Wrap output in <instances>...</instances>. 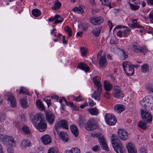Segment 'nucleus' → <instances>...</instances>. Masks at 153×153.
<instances>
[{"label":"nucleus","mask_w":153,"mask_h":153,"mask_svg":"<svg viewBox=\"0 0 153 153\" xmlns=\"http://www.w3.org/2000/svg\"><path fill=\"white\" fill-rule=\"evenodd\" d=\"M150 70V67L147 64H145L141 66V71L143 72L149 73Z\"/></svg>","instance_id":"cd10ccee"},{"label":"nucleus","mask_w":153,"mask_h":153,"mask_svg":"<svg viewBox=\"0 0 153 153\" xmlns=\"http://www.w3.org/2000/svg\"><path fill=\"white\" fill-rule=\"evenodd\" d=\"M25 94L28 95H29V93L28 92V90L24 87H21L20 90L19 94Z\"/></svg>","instance_id":"a18cd8bd"},{"label":"nucleus","mask_w":153,"mask_h":153,"mask_svg":"<svg viewBox=\"0 0 153 153\" xmlns=\"http://www.w3.org/2000/svg\"><path fill=\"white\" fill-rule=\"evenodd\" d=\"M5 95L8 98V100L10 101V106L13 108L16 107V101L15 97L13 96L11 93L7 92Z\"/></svg>","instance_id":"9d476101"},{"label":"nucleus","mask_w":153,"mask_h":153,"mask_svg":"<svg viewBox=\"0 0 153 153\" xmlns=\"http://www.w3.org/2000/svg\"><path fill=\"white\" fill-rule=\"evenodd\" d=\"M7 143V152L8 153H14L13 147L16 146V142L14 138L11 137L7 136L5 138Z\"/></svg>","instance_id":"7ed1b4c3"},{"label":"nucleus","mask_w":153,"mask_h":153,"mask_svg":"<svg viewBox=\"0 0 153 153\" xmlns=\"http://www.w3.org/2000/svg\"><path fill=\"white\" fill-rule=\"evenodd\" d=\"M81 55L83 56H85L88 53V49L86 47H81L80 48Z\"/></svg>","instance_id":"c03bdc74"},{"label":"nucleus","mask_w":153,"mask_h":153,"mask_svg":"<svg viewBox=\"0 0 153 153\" xmlns=\"http://www.w3.org/2000/svg\"><path fill=\"white\" fill-rule=\"evenodd\" d=\"M123 68L126 73L128 75L131 76L134 73L133 66L130 62L125 61L123 64Z\"/></svg>","instance_id":"f03ea898"},{"label":"nucleus","mask_w":153,"mask_h":153,"mask_svg":"<svg viewBox=\"0 0 153 153\" xmlns=\"http://www.w3.org/2000/svg\"><path fill=\"white\" fill-rule=\"evenodd\" d=\"M33 126L37 130L41 132L44 131L47 128V125L44 120L39 121V123H37Z\"/></svg>","instance_id":"9b49d317"},{"label":"nucleus","mask_w":153,"mask_h":153,"mask_svg":"<svg viewBox=\"0 0 153 153\" xmlns=\"http://www.w3.org/2000/svg\"><path fill=\"white\" fill-rule=\"evenodd\" d=\"M85 119L82 116H79V120L78 122L79 125L80 127L83 126L85 122Z\"/></svg>","instance_id":"79ce46f5"},{"label":"nucleus","mask_w":153,"mask_h":153,"mask_svg":"<svg viewBox=\"0 0 153 153\" xmlns=\"http://www.w3.org/2000/svg\"><path fill=\"white\" fill-rule=\"evenodd\" d=\"M147 89L149 91H150L153 92V85H149L147 87Z\"/></svg>","instance_id":"052dcab7"},{"label":"nucleus","mask_w":153,"mask_h":153,"mask_svg":"<svg viewBox=\"0 0 153 153\" xmlns=\"http://www.w3.org/2000/svg\"><path fill=\"white\" fill-rule=\"evenodd\" d=\"M61 5V3L58 0H56L55 1L54 5L52 7V8L53 10H57L60 8Z\"/></svg>","instance_id":"72a5a7b5"},{"label":"nucleus","mask_w":153,"mask_h":153,"mask_svg":"<svg viewBox=\"0 0 153 153\" xmlns=\"http://www.w3.org/2000/svg\"><path fill=\"white\" fill-rule=\"evenodd\" d=\"M88 102L90 106H93L96 104V103L94 102L93 100L90 98L88 99Z\"/></svg>","instance_id":"13d9d810"},{"label":"nucleus","mask_w":153,"mask_h":153,"mask_svg":"<svg viewBox=\"0 0 153 153\" xmlns=\"http://www.w3.org/2000/svg\"><path fill=\"white\" fill-rule=\"evenodd\" d=\"M31 144V143L29 140L25 139L22 141L21 143V146L22 148L24 149L27 147L30 146Z\"/></svg>","instance_id":"a878e982"},{"label":"nucleus","mask_w":153,"mask_h":153,"mask_svg":"<svg viewBox=\"0 0 153 153\" xmlns=\"http://www.w3.org/2000/svg\"><path fill=\"white\" fill-rule=\"evenodd\" d=\"M147 122L140 121L138 123V126L139 127L143 129H146L147 128L146 125Z\"/></svg>","instance_id":"4c0bfd02"},{"label":"nucleus","mask_w":153,"mask_h":153,"mask_svg":"<svg viewBox=\"0 0 153 153\" xmlns=\"http://www.w3.org/2000/svg\"><path fill=\"white\" fill-rule=\"evenodd\" d=\"M44 100L46 102L48 107L51 105V99L45 98Z\"/></svg>","instance_id":"680f3d73"},{"label":"nucleus","mask_w":153,"mask_h":153,"mask_svg":"<svg viewBox=\"0 0 153 153\" xmlns=\"http://www.w3.org/2000/svg\"><path fill=\"white\" fill-rule=\"evenodd\" d=\"M150 101L149 102V104L147 105L146 109L148 110H152L153 109V97H151Z\"/></svg>","instance_id":"e433bc0d"},{"label":"nucleus","mask_w":153,"mask_h":153,"mask_svg":"<svg viewBox=\"0 0 153 153\" xmlns=\"http://www.w3.org/2000/svg\"><path fill=\"white\" fill-rule=\"evenodd\" d=\"M88 106V104L87 102H84L83 104L81 105L80 106V107L81 108H84L85 106Z\"/></svg>","instance_id":"69168bd1"},{"label":"nucleus","mask_w":153,"mask_h":153,"mask_svg":"<svg viewBox=\"0 0 153 153\" xmlns=\"http://www.w3.org/2000/svg\"><path fill=\"white\" fill-rule=\"evenodd\" d=\"M105 118L107 123L110 125H113L117 122L116 117L111 114H106Z\"/></svg>","instance_id":"423d86ee"},{"label":"nucleus","mask_w":153,"mask_h":153,"mask_svg":"<svg viewBox=\"0 0 153 153\" xmlns=\"http://www.w3.org/2000/svg\"><path fill=\"white\" fill-rule=\"evenodd\" d=\"M55 20L54 24L61 23L64 21V19L59 15H56L55 16Z\"/></svg>","instance_id":"f704fd0d"},{"label":"nucleus","mask_w":153,"mask_h":153,"mask_svg":"<svg viewBox=\"0 0 153 153\" xmlns=\"http://www.w3.org/2000/svg\"><path fill=\"white\" fill-rule=\"evenodd\" d=\"M73 11L75 13H82L83 10L82 8L80 7H75L73 9Z\"/></svg>","instance_id":"ea45409f"},{"label":"nucleus","mask_w":153,"mask_h":153,"mask_svg":"<svg viewBox=\"0 0 153 153\" xmlns=\"http://www.w3.org/2000/svg\"><path fill=\"white\" fill-rule=\"evenodd\" d=\"M131 30L128 27H126V29L123 31V36L128 35L129 33V32Z\"/></svg>","instance_id":"603ef678"},{"label":"nucleus","mask_w":153,"mask_h":153,"mask_svg":"<svg viewBox=\"0 0 153 153\" xmlns=\"http://www.w3.org/2000/svg\"><path fill=\"white\" fill-rule=\"evenodd\" d=\"M104 97L106 99H109L111 97V94L108 92H106L104 94Z\"/></svg>","instance_id":"5fc2aeb1"},{"label":"nucleus","mask_w":153,"mask_h":153,"mask_svg":"<svg viewBox=\"0 0 153 153\" xmlns=\"http://www.w3.org/2000/svg\"><path fill=\"white\" fill-rule=\"evenodd\" d=\"M140 150L142 153H147L146 149L144 148H141Z\"/></svg>","instance_id":"338daca9"},{"label":"nucleus","mask_w":153,"mask_h":153,"mask_svg":"<svg viewBox=\"0 0 153 153\" xmlns=\"http://www.w3.org/2000/svg\"><path fill=\"white\" fill-rule=\"evenodd\" d=\"M104 88L105 91H110L113 87L112 84L108 81L105 80L104 82Z\"/></svg>","instance_id":"c85d7f7f"},{"label":"nucleus","mask_w":153,"mask_h":153,"mask_svg":"<svg viewBox=\"0 0 153 153\" xmlns=\"http://www.w3.org/2000/svg\"><path fill=\"white\" fill-rule=\"evenodd\" d=\"M118 135L119 137L122 140H125L128 138V134L124 129H119L118 131Z\"/></svg>","instance_id":"ddd939ff"},{"label":"nucleus","mask_w":153,"mask_h":153,"mask_svg":"<svg viewBox=\"0 0 153 153\" xmlns=\"http://www.w3.org/2000/svg\"><path fill=\"white\" fill-rule=\"evenodd\" d=\"M78 67L86 71H88L90 70L89 68L87 65L82 63H79L78 65Z\"/></svg>","instance_id":"c756f323"},{"label":"nucleus","mask_w":153,"mask_h":153,"mask_svg":"<svg viewBox=\"0 0 153 153\" xmlns=\"http://www.w3.org/2000/svg\"><path fill=\"white\" fill-rule=\"evenodd\" d=\"M113 95L114 97L117 99L122 97L123 96V92L119 87L115 86L114 87L113 90Z\"/></svg>","instance_id":"6e6552de"},{"label":"nucleus","mask_w":153,"mask_h":153,"mask_svg":"<svg viewBox=\"0 0 153 153\" xmlns=\"http://www.w3.org/2000/svg\"><path fill=\"white\" fill-rule=\"evenodd\" d=\"M111 1H109L108 0H105L103 1L102 4L109 7L110 8H111Z\"/></svg>","instance_id":"864d4df0"},{"label":"nucleus","mask_w":153,"mask_h":153,"mask_svg":"<svg viewBox=\"0 0 153 153\" xmlns=\"http://www.w3.org/2000/svg\"><path fill=\"white\" fill-rule=\"evenodd\" d=\"M131 48L133 51L135 53H145L147 52L146 47L140 46L136 42L132 44Z\"/></svg>","instance_id":"39448f33"},{"label":"nucleus","mask_w":153,"mask_h":153,"mask_svg":"<svg viewBox=\"0 0 153 153\" xmlns=\"http://www.w3.org/2000/svg\"><path fill=\"white\" fill-rule=\"evenodd\" d=\"M48 153H58V151L56 148H51L48 150Z\"/></svg>","instance_id":"8fccbe9b"},{"label":"nucleus","mask_w":153,"mask_h":153,"mask_svg":"<svg viewBox=\"0 0 153 153\" xmlns=\"http://www.w3.org/2000/svg\"><path fill=\"white\" fill-rule=\"evenodd\" d=\"M47 120L50 124L53 123L55 118V115L51 111H46L45 112Z\"/></svg>","instance_id":"2eb2a0df"},{"label":"nucleus","mask_w":153,"mask_h":153,"mask_svg":"<svg viewBox=\"0 0 153 153\" xmlns=\"http://www.w3.org/2000/svg\"><path fill=\"white\" fill-rule=\"evenodd\" d=\"M96 121L94 118H90L85 125V128L88 131H91L94 129L96 126Z\"/></svg>","instance_id":"0eeeda50"},{"label":"nucleus","mask_w":153,"mask_h":153,"mask_svg":"<svg viewBox=\"0 0 153 153\" xmlns=\"http://www.w3.org/2000/svg\"><path fill=\"white\" fill-rule=\"evenodd\" d=\"M146 29H150L151 30L150 31H149L148 32V33H153V28L150 27L149 26H148V27H146Z\"/></svg>","instance_id":"774afa93"},{"label":"nucleus","mask_w":153,"mask_h":153,"mask_svg":"<svg viewBox=\"0 0 153 153\" xmlns=\"http://www.w3.org/2000/svg\"><path fill=\"white\" fill-rule=\"evenodd\" d=\"M130 7L131 9L133 10H137L139 9L140 8V5H137L135 4H133L129 3Z\"/></svg>","instance_id":"49530a36"},{"label":"nucleus","mask_w":153,"mask_h":153,"mask_svg":"<svg viewBox=\"0 0 153 153\" xmlns=\"http://www.w3.org/2000/svg\"><path fill=\"white\" fill-rule=\"evenodd\" d=\"M13 125L16 126V127H17L18 129H20V124L18 123H17L16 122H14L13 123Z\"/></svg>","instance_id":"0e129e2a"},{"label":"nucleus","mask_w":153,"mask_h":153,"mask_svg":"<svg viewBox=\"0 0 153 153\" xmlns=\"http://www.w3.org/2000/svg\"><path fill=\"white\" fill-rule=\"evenodd\" d=\"M137 20L136 19L133 20L132 21V24L131 25L130 27L133 28H141L142 27L139 25V24L137 22Z\"/></svg>","instance_id":"a19ab883"},{"label":"nucleus","mask_w":153,"mask_h":153,"mask_svg":"<svg viewBox=\"0 0 153 153\" xmlns=\"http://www.w3.org/2000/svg\"><path fill=\"white\" fill-rule=\"evenodd\" d=\"M128 153H137V150L134 144L132 143H128L126 145Z\"/></svg>","instance_id":"6ab92c4d"},{"label":"nucleus","mask_w":153,"mask_h":153,"mask_svg":"<svg viewBox=\"0 0 153 153\" xmlns=\"http://www.w3.org/2000/svg\"><path fill=\"white\" fill-rule=\"evenodd\" d=\"M112 146L117 153H124L125 149L121 142L118 143Z\"/></svg>","instance_id":"f8f14e48"},{"label":"nucleus","mask_w":153,"mask_h":153,"mask_svg":"<svg viewBox=\"0 0 153 153\" xmlns=\"http://www.w3.org/2000/svg\"><path fill=\"white\" fill-rule=\"evenodd\" d=\"M44 118L42 114H39L36 115L32 119V121L33 125L36 124H37L36 122L39 120L42 121L44 120Z\"/></svg>","instance_id":"a211bd4d"},{"label":"nucleus","mask_w":153,"mask_h":153,"mask_svg":"<svg viewBox=\"0 0 153 153\" xmlns=\"http://www.w3.org/2000/svg\"><path fill=\"white\" fill-rule=\"evenodd\" d=\"M99 54L100 53H99L98 56L99 64L101 66H105L107 64L105 56H100Z\"/></svg>","instance_id":"4be33fe9"},{"label":"nucleus","mask_w":153,"mask_h":153,"mask_svg":"<svg viewBox=\"0 0 153 153\" xmlns=\"http://www.w3.org/2000/svg\"><path fill=\"white\" fill-rule=\"evenodd\" d=\"M80 151L78 148H73L70 150H67L65 151V153H80Z\"/></svg>","instance_id":"473e14b6"},{"label":"nucleus","mask_w":153,"mask_h":153,"mask_svg":"<svg viewBox=\"0 0 153 153\" xmlns=\"http://www.w3.org/2000/svg\"><path fill=\"white\" fill-rule=\"evenodd\" d=\"M22 129L23 133L27 137H31V132L28 127L27 126L24 125Z\"/></svg>","instance_id":"bb28decb"},{"label":"nucleus","mask_w":153,"mask_h":153,"mask_svg":"<svg viewBox=\"0 0 153 153\" xmlns=\"http://www.w3.org/2000/svg\"><path fill=\"white\" fill-rule=\"evenodd\" d=\"M111 144L112 146L115 145L119 142H120L118 139V137L116 134H112L111 137Z\"/></svg>","instance_id":"7c9ffc66"},{"label":"nucleus","mask_w":153,"mask_h":153,"mask_svg":"<svg viewBox=\"0 0 153 153\" xmlns=\"http://www.w3.org/2000/svg\"><path fill=\"white\" fill-rule=\"evenodd\" d=\"M102 88H97V90H96L92 95V97L94 98V99L99 101L101 98L100 94L102 93Z\"/></svg>","instance_id":"dca6fc26"},{"label":"nucleus","mask_w":153,"mask_h":153,"mask_svg":"<svg viewBox=\"0 0 153 153\" xmlns=\"http://www.w3.org/2000/svg\"><path fill=\"white\" fill-rule=\"evenodd\" d=\"M64 30L68 33V38L71 37L72 35V32L71 29L68 26H66L65 27Z\"/></svg>","instance_id":"37998d69"},{"label":"nucleus","mask_w":153,"mask_h":153,"mask_svg":"<svg viewBox=\"0 0 153 153\" xmlns=\"http://www.w3.org/2000/svg\"><path fill=\"white\" fill-rule=\"evenodd\" d=\"M87 110L92 115H97L99 114L98 110L96 108H88Z\"/></svg>","instance_id":"2f4dec72"},{"label":"nucleus","mask_w":153,"mask_h":153,"mask_svg":"<svg viewBox=\"0 0 153 153\" xmlns=\"http://www.w3.org/2000/svg\"><path fill=\"white\" fill-rule=\"evenodd\" d=\"M101 29V27L100 26L98 27L93 29L92 30V32L94 35L96 36H99L100 33Z\"/></svg>","instance_id":"c9c22d12"},{"label":"nucleus","mask_w":153,"mask_h":153,"mask_svg":"<svg viewBox=\"0 0 153 153\" xmlns=\"http://www.w3.org/2000/svg\"><path fill=\"white\" fill-rule=\"evenodd\" d=\"M100 148L99 146L96 145L92 147V149L95 152L98 151Z\"/></svg>","instance_id":"bf43d9fd"},{"label":"nucleus","mask_w":153,"mask_h":153,"mask_svg":"<svg viewBox=\"0 0 153 153\" xmlns=\"http://www.w3.org/2000/svg\"><path fill=\"white\" fill-rule=\"evenodd\" d=\"M151 96H146L140 102V105L146 109L147 105L149 104L150 101V98L152 97Z\"/></svg>","instance_id":"f3484780"},{"label":"nucleus","mask_w":153,"mask_h":153,"mask_svg":"<svg viewBox=\"0 0 153 153\" xmlns=\"http://www.w3.org/2000/svg\"><path fill=\"white\" fill-rule=\"evenodd\" d=\"M57 132L59 136L60 137L63 141L67 142L69 141V139L68 134L66 133L63 131L59 132Z\"/></svg>","instance_id":"aec40b11"},{"label":"nucleus","mask_w":153,"mask_h":153,"mask_svg":"<svg viewBox=\"0 0 153 153\" xmlns=\"http://www.w3.org/2000/svg\"><path fill=\"white\" fill-rule=\"evenodd\" d=\"M117 35L118 36H123V31H118L117 33Z\"/></svg>","instance_id":"e2e57ef3"},{"label":"nucleus","mask_w":153,"mask_h":153,"mask_svg":"<svg viewBox=\"0 0 153 153\" xmlns=\"http://www.w3.org/2000/svg\"><path fill=\"white\" fill-rule=\"evenodd\" d=\"M103 21V19L101 17H92L90 20L91 23L95 25H100Z\"/></svg>","instance_id":"4468645a"},{"label":"nucleus","mask_w":153,"mask_h":153,"mask_svg":"<svg viewBox=\"0 0 153 153\" xmlns=\"http://www.w3.org/2000/svg\"><path fill=\"white\" fill-rule=\"evenodd\" d=\"M21 104L24 108H26L27 106V104L26 100L25 99H22L20 100Z\"/></svg>","instance_id":"09e8293b"},{"label":"nucleus","mask_w":153,"mask_h":153,"mask_svg":"<svg viewBox=\"0 0 153 153\" xmlns=\"http://www.w3.org/2000/svg\"><path fill=\"white\" fill-rule=\"evenodd\" d=\"M42 142L45 145H47L51 143V138L48 134H45L41 138Z\"/></svg>","instance_id":"412c9836"},{"label":"nucleus","mask_w":153,"mask_h":153,"mask_svg":"<svg viewBox=\"0 0 153 153\" xmlns=\"http://www.w3.org/2000/svg\"><path fill=\"white\" fill-rule=\"evenodd\" d=\"M101 79V77L99 76H95L93 78V80L94 83L97 88H102L100 81Z\"/></svg>","instance_id":"5701e85b"},{"label":"nucleus","mask_w":153,"mask_h":153,"mask_svg":"<svg viewBox=\"0 0 153 153\" xmlns=\"http://www.w3.org/2000/svg\"><path fill=\"white\" fill-rule=\"evenodd\" d=\"M121 54L124 55L123 57L122 58V59H125L127 58L128 57V54L126 53L123 50H121Z\"/></svg>","instance_id":"6e6d98bb"},{"label":"nucleus","mask_w":153,"mask_h":153,"mask_svg":"<svg viewBox=\"0 0 153 153\" xmlns=\"http://www.w3.org/2000/svg\"><path fill=\"white\" fill-rule=\"evenodd\" d=\"M115 111L118 113H120L125 109V106L121 104H117L115 105L114 107Z\"/></svg>","instance_id":"b1692460"},{"label":"nucleus","mask_w":153,"mask_h":153,"mask_svg":"<svg viewBox=\"0 0 153 153\" xmlns=\"http://www.w3.org/2000/svg\"><path fill=\"white\" fill-rule=\"evenodd\" d=\"M91 136L94 137L98 138L100 145L102 149L107 151L109 150V149L106 143L104 135L100 132L93 133Z\"/></svg>","instance_id":"f257e3e1"},{"label":"nucleus","mask_w":153,"mask_h":153,"mask_svg":"<svg viewBox=\"0 0 153 153\" xmlns=\"http://www.w3.org/2000/svg\"><path fill=\"white\" fill-rule=\"evenodd\" d=\"M129 3L132 4H133L137 5H140L141 4V3L140 2L135 0H130L128 2V4L129 5Z\"/></svg>","instance_id":"3c124183"},{"label":"nucleus","mask_w":153,"mask_h":153,"mask_svg":"<svg viewBox=\"0 0 153 153\" xmlns=\"http://www.w3.org/2000/svg\"><path fill=\"white\" fill-rule=\"evenodd\" d=\"M88 25L87 23H84L82 24V27L83 30H86L88 27Z\"/></svg>","instance_id":"4d7b16f0"},{"label":"nucleus","mask_w":153,"mask_h":153,"mask_svg":"<svg viewBox=\"0 0 153 153\" xmlns=\"http://www.w3.org/2000/svg\"><path fill=\"white\" fill-rule=\"evenodd\" d=\"M36 104L37 107L43 110L44 108V106L42 102L40 100H37L36 101Z\"/></svg>","instance_id":"de8ad7c7"},{"label":"nucleus","mask_w":153,"mask_h":153,"mask_svg":"<svg viewBox=\"0 0 153 153\" xmlns=\"http://www.w3.org/2000/svg\"><path fill=\"white\" fill-rule=\"evenodd\" d=\"M60 127L66 129H68V123L66 120H63L56 123L55 126V129L56 131H58V128Z\"/></svg>","instance_id":"1a4fd4ad"},{"label":"nucleus","mask_w":153,"mask_h":153,"mask_svg":"<svg viewBox=\"0 0 153 153\" xmlns=\"http://www.w3.org/2000/svg\"><path fill=\"white\" fill-rule=\"evenodd\" d=\"M70 129L73 134L76 137H77L79 134V131L77 127L74 125H71Z\"/></svg>","instance_id":"393cba45"},{"label":"nucleus","mask_w":153,"mask_h":153,"mask_svg":"<svg viewBox=\"0 0 153 153\" xmlns=\"http://www.w3.org/2000/svg\"><path fill=\"white\" fill-rule=\"evenodd\" d=\"M32 13L33 15L35 17H38L41 15V12L38 9H35L32 10Z\"/></svg>","instance_id":"58836bf2"},{"label":"nucleus","mask_w":153,"mask_h":153,"mask_svg":"<svg viewBox=\"0 0 153 153\" xmlns=\"http://www.w3.org/2000/svg\"><path fill=\"white\" fill-rule=\"evenodd\" d=\"M141 115L143 121L149 123H151L152 120V116L149 112L144 110L141 111Z\"/></svg>","instance_id":"20e7f679"}]
</instances>
